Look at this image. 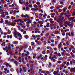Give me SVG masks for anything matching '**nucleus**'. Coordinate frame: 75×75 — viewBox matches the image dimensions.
Instances as JSON below:
<instances>
[{
	"label": "nucleus",
	"instance_id": "obj_31",
	"mask_svg": "<svg viewBox=\"0 0 75 75\" xmlns=\"http://www.w3.org/2000/svg\"><path fill=\"white\" fill-rule=\"evenodd\" d=\"M33 7L34 8H37V7H38V6L36 4H35L33 5Z\"/></svg>",
	"mask_w": 75,
	"mask_h": 75
},
{
	"label": "nucleus",
	"instance_id": "obj_61",
	"mask_svg": "<svg viewBox=\"0 0 75 75\" xmlns=\"http://www.w3.org/2000/svg\"><path fill=\"white\" fill-rule=\"evenodd\" d=\"M60 27L59 26H58L57 27H56V29H57V30H58V29H59V28H60Z\"/></svg>",
	"mask_w": 75,
	"mask_h": 75
},
{
	"label": "nucleus",
	"instance_id": "obj_24",
	"mask_svg": "<svg viewBox=\"0 0 75 75\" xmlns=\"http://www.w3.org/2000/svg\"><path fill=\"white\" fill-rule=\"evenodd\" d=\"M72 13V16H75V11L73 13L72 12H71Z\"/></svg>",
	"mask_w": 75,
	"mask_h": 75
},
{
	"label": "nucleus",
	"instance_id": "obj_23",
	"mask_svg": "<svg viewBox=\"0 0 75 75\" xmlns=\"http://www.w3.org/2000/svg\"><path fill=\"white\" fill-rule=\"evenodd\" d=\"M14 21L16 22V23H18V22H19V21H18V19H16L15 20H14Z\"/></svg>",
	"mask_w": 75,
	"mask_h": 75
},
{
	"label": "nucleus",
	"instance_id": "obj_10",
	"mask_svg": "<svg viewBox=\"0 0 75 75\" xmlns=\"http://www.w3.org/2000/svg\"><path fill=\"white\" fill-rule=\"evenodd\" d=\"M69 35V37H71V33L70 32L68 33H66V36H67Z\"/></svg>",
	"mask_w": 75,
	"mask_h": 75
},
{
	"label": "nucleus",
	"instance_id": "obj_6",
	"mask_svg": "<svg viewBox=\"0 0 75 75\" xmlns=\"http://www.w3.org/2000/svg\"><path fill=\"white\" fill-rule=\"evenodd\" d=\"M52 67V63L50 62L48 64V66L47 67V68H51Z\"/></svg>",
	"mask_w": 75,
	"mask_h": 75
},
{
	"label": "nucleus",
	"instance_id": "obj_53",
	"mask_svg": "<svg viewBox=\"0 0 75 75\" xmlns=\"http://www.w3.org/2000/svg\"><path fill=\"white\" fill-rule=\"evenodd\" d=\"M2 2L3 4H6V1H4Z\"/></svg>",
	"mask_w": 75,
	"mask_h": 75
},
{
	"label": "nucleus",
	"instance_id": "obj_27",
	"mask_svg": "<svg viewBox=\"0 0 75 75\" xmlns=\"http://www.w3.org/2000/svg\"><path fill=\"white\" fill-rule=\"evenodd\" d=\"M22 72H23V70L22 69H21V68L20 69V73L21 74Z\"/></svg>",
	"mask_w": 75,
	"mask_h": 75
},
{
	"label": "nucleus",
	"instance_id": "obj_26",
	"mask_svg": "<svg viewBox=\"0 0 75 75\" xmlns=\"http://www.w3.org/2000/svg\"><path fill=\"white\" fill-rule=\"evenodd\" d=\"M66 43L67 45H69V43H70V42L69 41H67L66 42Z\"/></svg>",
	"mask_w": 75,
	"mask_h": 75
},
{
	"label": "nucleus",
	"instance_id": "obj_8",
	"mask_svg": "<svg viewBox=\"0 0 75 75\" xmlns=\"http://www.w3.org/2000/svg\"><path fill=\"white\" fill-rule=\"evenodd\" d=\"M41 57H42V55H40L39 56H38L37 59H38V60H39V59H40V58H41Z\"/></svg>",
	"mask_w": 75,
	"mask_h": 75
},
{
	"label": "nucleus",
	"instance_id": "obj_52",
	"mask_svg": "<svg viewBox=\"0 0 75 75\" xmlns=\"http://www.w3.org/2000/svg\"><path fill=\"white\" fill-rule=\"evenodd\" d=\"M39 72H41V73H43L44 74H45V71H42Z\"/></svg>",
	"mask_w": 75,
	"mask_h": 75
},
{
	"label": "nucleus",
	"instance_id": "obj_2",
	"mask_svg": "<svg viewBox=\"0 0 75 75\" xmlns=\"http://www.w3.org/2000/svg\"><path fill=\"white\" fill-rule=\"evenodd\" d=\"M48 57V56L47 55H45V57H41V60H43V61H46L47 60V57Z\"/></svg>",
	"mask_w": 75,
	"mask_h": 75
},
{
	"label": "nucleus",
	"instance_id": "obj_33",
	"mask_svg": "<svg viewBox=\"0 0 75 75\" xmlns=\"http://www.w3.org/2000/svg\"><path fill=\"white\" fill-rule=\"evenodd\" d=\"M50 23H47V24L46 25L47 27H49V25H50Z\"/></svg>",
	"mask_w": 75,
	"mask_h": 75
},
{
	"label": "nucleus",
	"instance_id": "obj_35",
	"mask_svg": "<svg viewBox=\"0 0 75 75\" xmlns=\"http://www.w3.org/2000/svg\"><path fill=\"white\" fill-rule=\"evenodd\" d=\"M53 58L56 59H57V56L55 55H53Z\"/></svg>",
	"mask_w": 75,
	"mask_h": 75
},
{
	"label": "nucleus",
	"instance_id": "obj_1",
	"mask_svg": "<svg viewBox=\"0 0 75 75\" xmlns=\"http://www.w3.org/2000/svg\"><path fill=\"white\" fill-rule=\"evenodd\" d=\"M4 65H6V67H8L9 68H11V65L9 64L7 62H6L4 63Z\"/></svg>",
	"mask_w": 75,
	"mask_h": 75
},
{
	"label": "nucleus",
	"instance_id": "obj_54",
	"mask_svg": "<svg viewBox=\"0 0 75 75\" xmlns=\"http://www.w3.org/2000/svg\"><path fill=\"white\" fill-rule=\"evenodd\" d=\"M4 71H7V68H4Z\"/></svg>",
	"mask_w": 75,
	"mask_h": 75
},
{
	"label": "nucleus",
	"instance_id": "obj_43",
	"mask_svg": "<svg viewBox=\"0 0 75 75\" xmlns=\"http://www.w3.org/2000/svg\"><path fill=\"white\" fill-rule=\"evenodd\" d=\"M5 15H7V16H8V13L7 12H5Z\"/></svg>",
	"mask_w": 75,
	"mask_h": 75
},
{
	"label": "nucleus",
	"instance_id": "obj_47",
	"mask_svg": "<svg viewBox=\"0 0 75 75\" xmlns=\"http://www.w3.org/2000/svg\"><path fill=\"white\" fill-rule=\"evenodd\" d=\"M36 37H41V35H36Z\"/></svg>",
	"mask_w": 75,
	"mask_h": 75
},
{
	"label": "nucleus",
	"instance_id": "obj_34",
	"mask_svg": "<svg viewBox=\"0 0 75 75\" xmlns=\"http://www.w3.org/2000/svg\"><path fill=\"white\" fill-rule=\"evenodd\" d=\"M11 19H12V20H15V19H16V18L14 16H11Z\"/></svg>",
	"mask_w": 75,
	"mask_h": 75
},
{
	"label": "nucleus",
	"instance_id": "obj_28",
	"mask_svg": "<svg viewBox=\"0 0 75 75\" xmlns=\"http://www.w3.org/2000/svg\"><path fill=\"white\" fill-rule=\"evenodd\" d=\"M19 3H20L21 4H23V2H22L21 0H19Z\"/></svg>",
	"mask_w": 75,
	"mask_h": 75
},
{
	"label": "nucleus",
	"instance_id": "obj_4",
	"mask_svg": "<svg viewBox=\"0 0 75 75\" xmlns=\"http://www.w3.org/2000/svg\"><path fill=\"white\" fill-rule=\"evenodd\" d=\"M57 21L60 23H61V22H62L63 21L62 19L61 18H58L57 19Z\"/></svg>",
	"mask_w": 75,
	"mask_h": 75
},
{
	"label": "nucleus",
	"instance_id": "obj_46",
	"mask_svg": "<svg viewBox=\"0 0 75 75\" xmlns=\"http://www.w3.org/2000/svg\"><path fill=\"white\" fill-rule=\"evenodd\" d=\"M28 59L29 60H30V59H31V57H30V56H28Z\"/></svg>",
	"mask_w": 75,
	"mask_h": 75
},
{
	"label": "nucleus",
	"instance_id": "obj_7",
	"mask_svg": "<svg viewBox=\"0 0 75 75\" xmlns=\"http://www.w3.org/2000/svg\"><path fill=\"white\" fill-rule=\"evenodd\" d=\"M62 47V43H60L58 45V48L59 49H60L61 47Z\"/></svg>",
	"mask_w": 75,
	"mask_h": 75
},
{
	"label": "nucleus",
	"instance_id": "obj_21",
	"mask_svg": "<svg viewBox=\"0 0 75 75\" xmlns=\"http://www.w3.org/2000/svg\"><path fill=\"white\" fill-rule=\"evenodd\" d=\"M16 22H13L12 26L13 27H14V26L16 25Z\"/></svg>",
	"mask_w": 75,
	"mask_h": 75
},
{
	"label": "nucleus",
	"instance_id": "obj_51",
	"mask_svg": "<svg viewBox=\"0 0 75 75\" xmlns=\"http://www.w3.org/2000/svg\"><path fill=\"white\" fill-rule=\"evenodd\" d=\"M71 8V5H69V6L68 9H70V8Z\"/></svg>",
	"mask_w": 75,
	"mask_h": 75
},
{
	"label": "nucleus",
	"instance_id": "obj_3",
	"mask_svg": "<svg viewBox=\"0 0 75 75\" xmlns=\"http://www.w3.org/2000/svg\"><path fill=\"white\" fill-rule=\"evenodd\" d=\"M14 32L13 33V35H17V34H18V32L16 30V28H14L13 29Z\"/></svg>",
	"mask_w": 75,
	"mask_h": 75
},
{
	"label": "nucleus",
	"instance_id": "obj_12",
	"mask_svg": "<svg viewBox=\"0 0 75 75\" xmlns=\"http://www.w3.org/2000/svg\"><path fill=\"white\" fill-rule=\"evenodd\" d=\"M31 10L32 11H36V10H37V9H35V8H32L31 9Z\"/></svg>",
	"mask_w": 75,
	"mask_h": 75
},
{
	"label": "nucleus",
	"instance_id": "obj_15",
	"mask_svg": "<svg viewBox=\"0 0 75 75\" xmlns=\"http://www.w3.org/2000/svg\"><path fill=\"white\" fill-rule=\"evenodd\" d=\"M17 34L18 35V37H21V38H22V36L21 35V34L18 32Z\"/></svg>",
	"mask_w": 75,
	"mask_h": 75
},
{
	"label": "nucleus",
	"instance_id": "obj_59",
	"mask_svg": "<svg viewBox=\"0 0 75 75\" xmlns=\"http://www.w3.org/2000/svg\"><path fill=\"white\" fill-rule=\"evenodd\" d=\"M10 18V16H6V19H9Z\"/></svg>",
	"mask_w": 75,
	"mask_h": 75
},
{
	"label": "nucleus",
	"instance_id": "obj_13",
	"mask_svg": "<svg viewBox=\"0 0 75 75\" xmlns=\"http://www.w3.org/2000/svg\"><path fill=\"white\" fill-rule=\"evenodd\" d=\"M24 37L26 39H28L29 38V36L28 35H25L24 36Z\"/></svg>",
	"mask_w": 75,
	"mask_h": 75
},
{
	"label": "nucleus",
	"instance_id": "obj_49",
	"mask_svg": "<svg viewBox=\"0 0 75 75\" xmlns=\"http://www.w3.org/2000/svg\"><path fill=\"white\" fill-rule=\"evenodd\" d=\"M4 11V10L1 9H0V13H2L3 11Z\"/></svg>",
	"mask_w": 75,
	"mask_h": 75
},
{
	"label": "nucleus",
	"instance_id": "obj_29",
	"mask_svg": "<svg viewBox=\"0 0 75 75\" xmlns=\"http://www.w3.org/2000/svg\"><path fill=\"white\" fill-rule=\"evenodd\" d=\"M8 34H11V31L9 30L8 29Z\"/></svg>",
	"mask_w": 75,
	"mask_h": 75
},
{
	"label": "nucleus",
	"instance_id": "obj_38",
	"mask_svg": "<svg viewBox=\"0 0 75 75\" xmlns=\"http://www.w3.org/2000/svg\"><path fill=\"white\" fill-rule=\"evenodd\" d=\"M55 13H51L50 14V15L51 16H54V15H55Z\"/></svg>",
	"mask_w": 75,
	"mask_h": 75
},
{
	"label": "nucleus",
	"instance_id": "obj_40",
	"mask_svg": "<svg viewBox=\"0 0 75 75\" xmlns=\"http://www.w3.org/2000/svg\"><path fill=\"white\" fill-rule=\"evenodd\" d=\"M61 7V6H59L57 7V9H59Z\"/></svg>",
	"mask_w": 75,
	"mask_h": 75
},
{
	"label": "nucleus",
	"instance_id": "obj_42",
	"mask_svg": "<svg viewBox=\"0 0 75 75\" xmlns=\"http://www.w3.org/2000/svg\"><path fill=\"white\" fill-rule=\"evenodd\" d=\"M71 20H72V21H73L75 19V17H71Z\"/></svg>",
	"mask_w": 75,
	"mask_h": 75
},
{
	"label": "nucleus",
	"instance_id": "obj_18",
	"mask_svg": "<svg viewBox=\"0 0 75 75\" xmlns=\"http://www.w3.org/2000/svg\"><path fill=\"white\" fill-rule=\"evenodd\" d=\"M74 33H74V32H72L71 33V35L72 37H74Z\"/></svg>",
	"mask_w": 75,
	"mask_h": 75
},
{
	"label": "nucleus",
	"instance_id": "obj_20",
	"mask_svg": "<svg viewBox=\"0 0 75 75\" xmlns=\"http://www.w3.org/2000/svg\"><path fill=\"white\" fill-rule=\"evenodd\" d=\"M1 45L2 46H5L6 45V43L5 42H4L2 43V44H1Z\"/></svg>",
	"mask_w": 75,
	"mask_h": 75
},
{
	"label": "nucleus",
	"instance_id": "obj_56",
	"mask_svg": "<svg viewBox=\"0 0 75 75\" xmlns=\"http://www.w3.org/2000/svg\"><path fill=\"white\" fill-rule=\"evenodd\" d=\"M31 44L32 45H34V43L33 42H31Z\"/></svg>",
	"mask_w": 75,
	"mask_h": 75
},
{
	"label": "nucleus",
	"instance_id": "obj_25",
	"mask_svg": "<svg viewBox=\"0 0 75 75\" xmlns=\"http://www.w3.org/2000/svg\"><path fill=\"white\" fill-rule=\"evenodd\" d=\"M18 44V41H15L13 42V44Z\"/></svg>",
	"mask_w": 75,
	"mask_h": 75
},
{
	"label": "nucleus",
	"instance_id": "obj_41",
	"mask_svg": "<svg viewBox=\"0 0 75 75\" xmlns=\"http://www.w3.org/2000/svg\"><path fill=\"white\" fill-rule=\"evenodd\" d=\"M41 44V42H40V41H38L37 43V45H39V44Z\"/></svg>",
	"mask_w": 75,
	"mask_h": 75
},
{
	"label": "nucleus",
	"instance_id": "obj_9",
	"mask_svg": "<svg viewBox=\"0 0 75 75\" xmlns=\"http://www.w3.org/2000/svg\"><path fill=\"white\" fill-rule=\"evenodd\" d=\"M59 67H60V68H63L64 67V64L62 63V64L59 65Z\"/></svg>",
	"mask_w": 75,
	"mask_h": 75
},
{
	"label": "nucleus",
	"instance_id": "obj_55",
	"mask_svg": "<svg viewBox=\"0 0 75 75\" xmlns=\"http://www.w3.org/2000/svg\"><path fill=\"white\" fill-rule=\"evenodd\" d=\"M21 59L23 62H24V58H22Z\"/></svg>",
	"mask_w": 75,
	"mask_h": 75
},
{
	"label": "nucleus",
	"instance_id": "obj_44",
	"mask_svg": "<svg viewBox=\"0 0 75 75\" xmlns=\"http://www.w3.org/2000/svg\"><path fill=\"white\" fill-rule=\"evenodd\" d=\"M57 55L58 57H61V54H60V53H59L57 54Z\"/></svg>",
	"mask_w": 75,
	"mask_h": 75
},
{
	"label": "nucleus",
	"instance_id": "obj_32",
	"mask_svg": "<svg viewBox=\"0 0 75 75\" xmlns=\"http://www.w3.org/2000/svg\"><path fill=\"white\" fill-rule=\"evenodd\" d=\"M1 17L2 18H3V17H6V15L5 14H2V15H1Z\"/></svg>",
	"mask_w": 75,
	"mask_h": 75
},
{
	"label": "nucleus",
	"instance_id": "obj_50",
	"mask_svg": "<svg viewBox=\"0 0 75 75\" xmlns=\"http://www.w3.org/2000/svg\"><path fill=\"white\" fill-rule=\"evenodd\" d=\"M69 65V62H68L67 63V64H66V65L67 66H68V65Z\"/></svg>",
	"mask_w": 75,
	"mask_h": 75
},
{
	"label": "nucleus",
	"instance_id": "obj_30",
	"mask_svg": "<svg viewBox=\"0 0 75 75\" xmlns=\"http://www.w3.org/2000/svg\"><path fill=\"white\" fill-rule=\"evenodd\" d=\"M0 22L1 23H3V19L2 18L1 19V21Z\"/></svg>",
	"mask_w": 75,
	"mask_h": 75
},
{
	"label": "nucleus",
	"instance_id": "obj_60",
	"mask_svg": "<svg viewBox=\"0 0 75 75\" xmlns=\"http://www.w3.org/2000/svg\"><path fill=\"white\" fill-rule=\"evenodd\" d=\"M8 49H11V47L10 46V45H8Z\"/></svg>",
	"mask_w": 75,
	"mask_h": 75
},
{
	"label": "nucleus",
	"instance_id": "obj_11",
	"mask_svg": "<svg viewBox=\"0 0 75 75\" xmlns=\"http://www.w3.org/2000/svg\"><path fill=\"white\" fill-rule=\"evenodd\" d=\"M5 21L6 24H8V23H10L11 22L10 21H8V20H5Z\"/></svg>",
	"mask_w": 75,
	"mask_h": 75
},
{
	"label": "nucleus",
	"instance_id": "obj_39",
	"mask_svg": "<svg viewBox=\"0 0 75 75\" xmlns=\"http://www.w3.org/2000/svg\"><path fill=\"white\" fill-rule=\"evenodd\" d=\"M14 69H13V68H11L10 69V71H11V72H13V71H14Z\"/></svg>",
	"mask_w": 75,
	"mask_h": 75
},
{
	"label": "nucleus",
	"instance_id": "obj_17",
	"mask_svg": "<svg viewBox=\"0 0 75 75\" xmlns=\"http://www.w3.org/2000/svg\"><path fill=\"white\" fill-rule=\"evenodd\" d=\"M67 9V8L65 7L63 9V12H66V10Z\"/></svg>",
	"mask_w": 75,
	"mask_h": 75
},
{
	"label": "nucleus",
	"instance_id": "obj_45",
	"mask_svg": "<svg viewBox=\"0 0 75 75\" xmlns=\"http://www.w3.org/2000/svg\"><path fill=\"white\" fill-rule=\"evenodd\" d=\"M62 11V10L61 9H59V10L58 12L59 13H61V12Z\"/></svg>",
	"mask_w": 75,
	"mask_h": 75
},
{
	"label": "nucleus",
	"instance_id": "obj_57",
	"mask_svg": "<svg viewBox=\"0 0 75 75\" xmlns=\"http://www.w3.org/2000/svg\"><path fill=\"white\" fill-rule=\"evenodd\" d=\"M26 33H27V32L25 31H23V34H26Z\"/></svg>",
	"mask_w": 75,
	"mask_h": 75
},
{
	"label": "nucleus",
	"instance_id": "obj_62",
	"mask_svg": "<svg viewBox=\"0 0 75 75\" xmlns=\"http://www.w3.org/2000/svg\"><path fill=\"white\" fill-rule=\"evenodd\" d=\"M57 62L58 63V64H60L61 63V61H58Z\"/></svg>",
	"mask_w": 75,
	"mask_h": 75
},
{
	"label": "nucleus",
	"instance_id": "obj_37",
	"mask_svg": "<svg viewBox=\"0 0 75 75\" xmlns=\"http://www.w3.org/2000/svg\"><path fill=\"white\" fill-rule=\"evenodd\" d=\"M49 35H50V33H48L45 35V36L46 37H48Z\"/></svg>",
	"mask_w": 75,
	"mask_h": 75
},
{
	"label": "nucleus",
	"instance_id": "obj_36",
	"mask_svg": "<svg viewBox=\"0 0 75 75\" xmlns=\"http://www.w3.org/2000/svg\"><path fill=\"white\" fill-rule=\"evenodd\" d=\"M24 46H25V47H27V44L25 42L24 43Z\"/></svg>",
	"mask_w": 75,
	"mask_h": 75
},
{
	"label": "nucleus",
	"instance_id": "obj_58",
	"mask_svg": "<svg viewBox=\"0 0 75 75\" xmlns=\"http://www.w3.org/2000/svg\"><path fill=\"white\" fill-rule=\"evenodd\" d=\"M47 54H50V51L49 50H47Z\"/></svg>",
	"mask_w": 75,
	"mask_h": 75
},
{
	"label": "nucleus",
	"instance_id": "obj_22",
	"mask_svg": "<svg viewBox=\"0 0 75 75\" xmlns=\"http://www.w3.org/2000/svg\"><path fill=\"white\" fill-rule=\"evenodd\" d=\"M52 3L53 4H54V3H55V0H52Z\"/></svg>",
	"mask_w": 75,
	"mask_h": 75
},
{
	"label": "nucleus",
	"instance_id": "obj_48",
	"mask_svg": "<svg viewBox=\"0 0 75 75\" xmlns=\"http://www.w3.org/2000/svg\"><path fill=\"white\" fill-rule=\"evenodd\" d=\"M50 45L51 46V47H54V46H55L53 44H51V45Z\"/></svg>",
	"mask_w": 75,
	"mask_h": 75
},
{
	"label": "nucleus",
	"instance_id": "obj_64",
	"mask_svg": "<svg viewBox=\"0 0 75 75\" xmlns=\"http://www.w3.org/2000/svg\"><path fill=\"white\" fill-rule=\"evenodd\" d=\"M54 75H56V71H54V72L53 73Z\"/></svg>",
	"mask_w": 75,
	"mask_h": 75
},
{
	"label": "nucleus",
	"instance_id": "obj_63",
	"mask_svg": "<svg viewBox=\"0 0 75 75\" xmlns=\"http://www.w3.org/2000/svg\"><path fill=\"white\" fill-rule=\"evenodd\" d=\"M15 54L16 55H18V52L16 51L15 52Z\"/></svg>",
	"mask_w": 75,
	"mask_h": 75
},
{
	"label": "nucleus",
	"instance_id": "obj_16",
	"mask_svg": "<svg viewBox=\"0 0 75 75\" xmlns=\"http://www.w3.org/2000/svg\"><path fill=\"white\" fill-rule=\"evenodd\" d=\"M59 25L60 27H63V25L62 24V23H59Z\"/></svg>",
	"mask_w": 75,
	"mask_h": 75
},
{
	"label": "nucleus",
	"instance_id": "obj_5",
	"mask_svg": "<svg viewBox=\"0 0 75 75\" xmlns=\"http://www.w3.org/2000/svg\"><path fill=\"white\" fill-rule=\"evenodd\" d=\"M71 72H74L75 73V67L73 68H71L70 69Z\"/></svg>",
	"mask_w": 75,
	"mask_h": 75
},
{
	"label": "nucleus",
	"instance_id": "obj_14",
	"mask_svg": "<svg viewBox=\"0 0 75 75\" xmlns=\"http://www.w3.org/2000/svg\"><path fill=\"white\" fill-rule=\"evenodd\" d=\"M54 32V34H58V33H59L58 31L55 30Z\"/></svg>",
	"mask_w": 75,
	"mask_h": 75
},
{
	"label": "nucleus",
	"instance_id": "obj_19",
	"mask_svg": "<svg viewBox=\"0 0 75 75\" xmlns=\"http://www.w3.org/2000/svg\"><path fill=\"white\" fill-rule=\"evenodd\" d=\"M18 30L20 31H21V32H23L24 31V30L21 29V28H19V29H18Z\"/></svg>",
	"mask_w": 75,
	"mask_h": 75
}]
</instances>
